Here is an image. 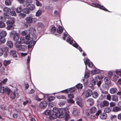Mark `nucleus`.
Here are the masks:
<instances>
[{
	"label": "nucleus",
	"instance_id": "c756f323",
	"mask_svg": "<svg viewBox=\"0 0 121 121\" xmlns=\"http://www.w3.org/2000/svg\"><path fill=\"white\" fill-rule=\"evenodd\" d=\"M26 7H27L28 9H29V10H33L35 8V6L33 4H30V5H28L27 6H25Z\"/></svg>",
	"mask_w": 121,
	"mask_h": 121
},
{
	"label": "nucleus",
	"instance_id": "bf43d9fd",
	"mask_svg": "<svg viewBox=\"0 0 121 121\" xmlns=\"http://www.w3.org/2000/svg\"><path fill=\"white\" fill-rule=\"evenodd\" d=\"M56 28L55 27H53L52 28L51 31V33L54 34V33H55L56 32Z\"/></svg>",
	"mask_w": 121,
	"mask_h": 121
},
{
	"label": "nucleus",
	"instance_id": "6e6d98bb",
	"mask_svg": "<svg viewBox=\"0 0 121 121\" xmlns=\"http://www.w3.org/2000/svg\"><path fill=\"white\" fill-rule=\"evenodd\" d=\"M51 111L50 110H47L44 111V113L45 115H49L51 114Z\"/></svg>",
	"mask_w": 121,
	"mask_h": 121
},
{
	"label": "nucleus",
	"instance_id": "f257e3e1",
	"mask_svg": "<svg viewBox=\"0 0 121 121\" xmlns=\"http://www.w3.org/2000/svg\"><path fill=\"white\" fill-rule=\"evenodd\" d=\"M67 38L66 41L70 44L79 49L80 52L82 51V50L79 45L73 40V38L68 34L67 32L64 33L63 39L65 40Z\"/></svg>",
	"mask_w": 121,
	"mask_h": 121
},
{
	"label": "nucleus",
	"instance_id": "e2e57ef3",
	"mask_svg": "<svg viewBox=\"0 0 121 121\" xmlns=\"http://www.w3.org/2000/svg\"><path fill=\"white\" fill-rule=\"evenodd\" d=\"M106 99L109 101H110L111 100V96L109 94H108L106 95Z\"/></svg>",
	"mask_w": 121,
	"mask_h": 121
},
{
	"label": "nucleus",
	"instance_id": "aec40b11",
	"mask_svg": "<svg viewBox=\"0 0 121 121\" xmlns=\"http://www.w3.org/2000/svg\"><path fill=\"white\" fill-rule=\"evenodd\" d=\"M97 109L95 107H93L90 109V112L91 113H94L96 112Z\"/></svg>",
	"mask_w": 121,
	"mask_h": 121
},
{
	"label": "nucleus",
	"instance_id": "f03ea898",
	"mask_svg": "<svg viewBox=\"0 0 121 121\" xmlns=\"http://www.w3.org/2000/svg\"><path fill=\"white\" fill-rule=\"evenodd\" d=\"M29 33L31 35V39L32 40L30 41V43L31 44H30L29 46V47L30 48L32 47L31 46H33L35 44L36 41V40L37 39L36 36L35 34L36 33L35 29L33 28H30L29 29Z\"/></svg>",
	"mask_w": 121,
	"mask_h": 121
},
{
	"label": "nucleus",
	"instance_id": "dca6fc26",
	"mask_svg": "<svg viewBox=\"0 0 121 121\" xmlns=\"http://www.w3.org/2000/svg\"><path fill=\"white\" fill-rule=\"evenodd\" d=\"M39 98L37 96H36L35 97V99L38 101H40L42 100L45 97L44 94L43 93L39 94Z\"/></svg>",
	"mask_w": 121,
	"mask_h": 121
},
{
	"label": "nucleus",
	"instance_id": "39448f33",
	"mask_svg": "<svg viewBox=\"0 0 121 121\" xmlns=\"http://www.w3.org/2000/svg\"><path fill=\"white\" fill-rule=\"evenodd\" d=\"M65 109L63 108L59 109L58 114V117L60 118L63 117L65 113Z\"/></svg>",
	"mask_w": 121,
	"mask_h": 121
},
{
	"label": "nucleus",
	"instance_id": "20e7f679",
	"mask_svg": "<svg viewBox=\"0 0 121 121\" xmlns=\"http://www.w3.org/2000/svg\"><path fill=\"white\" fill-rule=\"evenodd\" d=\"M90 79L89 86L92 89H93L94 88V86L96 84L97 80L95 79H94L92 77L90 78Z\"/></svg>",
	"mask_w": 121,
	"mask_h": 121
},
{
	"label": "nucleus",
	"instance_id": "c85d7f7f",
	"mask_svg": "<svg viewBox=\"0 0 121 121\" xmlns=\"http://www.w3.org/2000/svg\"><path fill=\"white\" fill-rule=\"evenodd\" d=\"M112 108L110 107H107L104 109V111L105 113H109L111 111Z\"/></svg>",
	"mask_w": 121,
	"mask_h": 121
},
{
	"label": "nucleus",
	"instance_id": "2f4dec72",
	"mask_svg": "<svg viewBox=\"0 0 121 121\" xmlns=\"http://www.w3.org/2000/svg\"><path fill=\"white\" fill-rule=\"evenodd\" d=\"M25 99H27L24 102H23V105L24 106L26 105L27 104L29 103V104H30L31 103V100L29 98H27L26 97H25Z\"/></svg>",
	"mask_w": 121,
	"mask_h": 121
},
{
	"label": "nucleus",
	"instance_id": "f704fd0d",
	"mask_svg": "<svg viewBox=\"0 0 121 121\" xmlns=\"http://www.w3.org/2000/svg\"><path fill=\"white\" fill-rule=\"evenodd\" d=\"M59 109L56 108H53L52 109V111L54 113V114L56 115V116H57L58 114L59 111Z\"/></svg>",
	"mask_w": 121,
	"mask_h": 121
},
{
	"label": "nucleus",
	"instance_id": "5fc2aeb1",
	"mask_svg": "<svg viewBox=\"0 0 121 121\" xmlns=\"http://www.w3.org/2000/svg\"><path fill=\"white\" fill-rule=\"evenodd\" d=\"M55 98L54 96L51 95L49 97L48 99L49 101H51L54 100Z\"/></svg>",
	"mask_w": 121,
	"mask_h": 121
},
{
	"label": "nucleus",
	"instance_id": "09e8293b",
	"mask_svg": "<svg viewBox=\"0 0 121 121\" xmlns=\"http://www.w3.org/2000/svg\"><path fill=\"white\" fill-rule=\"evenodd\" d=\"M42 11L40 10H38L36 13V16L37 17H39L41 15L42 13Z\"/></svg>",
	"mask_w": 121,
	"mask_h": 121
},
{
	"label": "nucleus",
	"instance_id": "79ce46f5",
	"mask_svg": "<svg viewBox=\"0 0 121 121\" xmlns=\"http://www.w3.org/2000/svg\"><path fill=\"white\" fill-rule=\"evenodd\" d=\"M76 87L78 90H81L83 86L82 84L80 83H79L76 86Z\"/></svg>",
	"mask_w": 121,
	"mask_h": 121
},
{
	"label": "nucleus",
	"instance_id": "473e14b6",
	"mask_svg": "<svg viewBox=\"0 0 121 121\" xmlns=\"http://www.w3.org/2000/svg\"><path fill=\"white\" fill-rule=\"evenodd\" d=\"M112 101L116 102L118 101V97L116 95L112 96Z\"/></svg>",
	"mask_w": 121,
	"mask_h": 121
},
{
	"label": "nucleus",
	"instance_id": "6e6552de",
	"mask_svg": "<svg viewBox=\"0 0 121 121\" xmlns=\"http://www.w3.org/2000/svg\"><path fill=\"white\" fill-rule=\"evenodd\" d=\"M92 94V91L91 90H85L82 94L86 97H88L91 96Z\"/></svg>",
	"mask_w": 121,
	"mask_h": 121
},
{
	"label": "nucleus",
	"instance_id": "2eb2a0df",
	"mask_svg": "<svg viewBox=\"0 0 121 121\" xmlns=\"http://www.w3.org/2000/svg\"><path fill=\"white\" fill-rule=\"evenodd\" d=\"M36 26L38 29L39 30H43L44 28V25L40 22L36 24Z\"/></svg>",
	"mask_w": 121,
	"mask_h": 121
},
{
	"label": "nucleus",
	"instance_id": "a19ab883",
	"mask_svg": "<svg viewBox=\"0 0 121 121\" xmlns=\"http://www.w3.org/2000/svg\"><path fill=\"white\" fill-rule=\"evenodd\" d=\"M92 95L93 97L95 98H97L98 96V94L97 92L95 91H94Z\"/></svg>",
	"mask_w": 121,
	"mask_h": 121
},
{
	"label": "nucleus",
	"instance_id": "864d4df0",
	"mask_svg": "<svg viewBox=\"0 0 121 121\" xmlns=\"http://www.w3.org/2000/svg\"><path fill=\"white\" fill-rule=\"evenodd\" d=\"M65 121H67L69 118L70 117L69 114L65 113Z\"/></svg>",
	"mask_w": 121,
	"mask_h": 121
},
{
	"label": "nucleus",
	"instance_id": "7c9ffc66",
	"mask_svg": "<svg viewBox=\"0 0 121 121\" xmlns=\"http://www.w3.org/2000/svg\"><path fill=\"white\" fill-rule=\"evenodd\" d=\"M17 93L16 91L15 90L13 91L11 95V98L13 99H14L16 97V93Z\"/></svg>",
	"mask_w": 121,
	"mask_h": 121
},
{
	"label": "nucleus",
	"instance_id": "3c124183",
	"mask_svg": "<svg viewBox=\"0 0 121 121\" xmlns=\"http://www.w3.org/2000/svg\"><path fill=\"white\" fill-rule=\"evenodd\" d=\"M110 119L112 120H116L117 118V116L115 115H111L110 116Z\"/></svg>",
	"mask_w": 121,
	"mask_h": 121
},
{
	"label": "nucleus",
	"instance_id": "f3484780",
	"mask_svg": "<svg viewBox=\"0 0 121 121\" xmlns=\"http://www.w3.org/2000/svg\"><path fill=\"white\" fill-rule=\"evenodd\" d=\"M20 42L21 43H24L26 44L30 43V42L27 41L26 40L25 38L24 37H21L20 39Z\"/></svg>",
	"mask_w": 121,
	"mask_h": 121
},
{
	"label": "nucleus",
	"instance_id": "a211bd4d",
	"mask_svg": "<svg viewBox=\"0 0 121 121\" xmlns=\"http://www.w3.org/2000/svg\"><path fill=\"white\" fill-rule=\"evenodd\" d=\"M32 2V0H25L22 5L24 6H27Z\"/></svg>",
	"mask_w": 121,
	"mask_h": 121
},
{
	"label": "nucleus",
	"instance_id": "bb28decb",
	"mask_svg": "<svg viewBox=\"0 0 121 121\" xmlns=\"http://www.w3.org/2000/svg\"><path fill=\"white\" fill-rule=\"evenodd\" d=\"M27 46L26 45L24 44L21 45L20 48H19L20 50L22 51H24L26 48Z\"/></svg>",
	"mask_w": 121,
	"mask_h": 121
},
{
	"label": "nucleus",
	"instance_id": "680f3d73",
	"mask_svg": "<svg viewBox=\"0 0 121 121\" xmlns=\"http://www.w3.org/2000/svg\"><path fill=\"white\" fill-rule=\"evenodd\" d=\"M10 14L12 16H15L16 15V14L15 12L14 11L10 12Z\"/></svg>",
	"mask_w": 121,
	"mask_h": 121
},
{
	"label": "nucleus",
	"instance_id": "58836bf2",
	"mask_svg": "<svg viewBox=\"0 0 121 121\" xmlns=\"http://www.w3.org/2000/svg\"><path fill=\"white\" fill-rule=\"evenodd\" d=\"M7 29L8 30H13L14 28V27L13 25H9L8 26L6 27Z\"/></svg>",
	"mask_w": 121,
	"mask_h": 121
},
{
	"label": "nucleus",
	"instance_id": "603ef678",
	"mask_svg": "<svg viewBox=\"0 0 121 121\" xmlns=\"http://www.w3.org/2000/svg\"><path fill=\"white\" fill-rule=\"evenodd\" d=\"M11 61L10 60H5L4 61V64L5 66H6L10 64Z\"/></svg>",
	"mask_w": 121,
	"mask_h": 121
},
{
	"label": "nucleus",
	"instance_id": "338daca9",
	"mask_svg": "<svg viewBox=\"0 0 121 121\" xmlns=\"http://www.w3.org/2000/svg\"><path fill=\"white\" fill-rule=\"evenodd\" d=\"M90 73L88 72H87L85 73L84 75V78H87L89 76Z\"/></svg>",
	"mask_w": 121,
	"mask_h": 121
},
{
	"label": "nucleus",
	"instance_id": "cd10ccee",
	"mask_svg": "<svg viewBox=\"0 0 121 121\" xmlns=\"http://www.w3.org/2000/svg\"><path fill=\"white\" fill-rule=\"evenodd\" d=\"M110 92L111 93L114 94L117 93V90L115 88H112L110 89Z\"/></svg>",
	"mask_w": 121,
	"mask_h": 121
},
{
	"label": "nucleus",
	"instance_id": "a878e982",
	"mask_svg": "<svg viewBox=\"0 0 121 121\" xmlns=\"http://www.w3.org/2000/svg\"><path fill=\"white\" fill-rule=\"evenodd\" d=\"M109 89V85L105 84L102 85L101 89L108 91Z\"/></svg>",
	"mask_w": 121,
	"mask_h": 121
},
{
	"label": "nucleus",
	"instance_id": "72a5a7b5",
	"mask_svg": "<svg viewBox=\"0 0 121 121\" xmlns=\"http://www.w3.org/2000/svg\"><path fill=\"white\" fill-rule=\"evenodd\" d=\"M100 72V70L98 69H95L91 72V74H96Z\"/></svg>",
	"mask_w": 121,
	"mask_h": 121
},
{
	"label": "nucleus",
	"instance_id": "774afa93",
	"mask_svg": "<svg viewBox=\"0 0 121 121\" xmlns=\"http://www.w3.org/2000/svg\"><path fill=\"white\" fill-rule=\"evenodd\" d=\"M36 3V4L37 6H39L41 5V3L38 0H35Z\"/></svg>",
	"mask_w": 121,
	"mask_h": 121
},
{
	"label": "nucleus",
	"instance_id": "ea45409f",
	"mask_svg": "<svg viewBox=\"0 0 121 121\" xmlns=\"http://www.w3.org/2000/svg\"><path fill=\"white\" fill-rule=\"evenodd\" d=\"M22 11L24 13L27 14L29 13L30 12L28 8L24 9L22 10Z\"/></svg>",
	"mask_w": 121,
	"mask_h": 121
},
{
	"label": "nucleus",
	"instance_id": "052dcab7",
	"mask_svg": "<svg viewBox=\"0 0 121 121\" xmlns=\"http://www.w3.org/2000/svg\"><path fill=\"white\" fill-rule=\"evenodd\" d=\"M4 37H1L0 38V41L2 43H4L5 42V40Z\"/></svg>",
	"mask_w": 121,
	"mask_h": 121
},
{
	"label": "nucleus",
	"instance_id": "5701e85b",
	"mask_svg": "<svg viewBox=\"0 0 121 121\" xmlns=\"http://www.w3.org/2000/svg\"><path fill=\"white\" fill-rule=\"evenodd\" d=\"M104 81L105 84L109 85L111 83V81L110 79L107 77H105L104 79Z\"/></svg>",
	"mask_w": 121,
	"mask_h": 121
},
{
	"label": "nucleus",
	"instance_id": "4d7b16f0",
	"mask_svg": "<svg viewBox=\"0 0 121 121\" xmlns=\"http://www.w3.org/2000/svg\"><path fill=\"white\" fill-rule=\"evenodd\" d=\"M27 41H30V34H28L25 37Z\"/></svg>",
	"mask_w": 121,
	"mask_h": 121
},
{
	"label": "nucleus",
	"instance_id": "c9c22d12",
	"mask_svg": "<svg viewBox=\"0 0 121 121\" xmlns=\"http://www.w3.org/2000/svg\"><path fill=\"white\" fill-rule=\"evenodd\" d=\"M7 35L6 31L4 30L2 31L0 33V36L1 37H5Z\"/></svg>",
	"mask_w": 121,
	"mask_h": 121
},
{
	"label": "nucleus",
	"instance_id": "7ed1b4c3",
	"mask_svg": "<svg viewBox=\"0 0 121 121\" xmlns=\"http://www.w3.org/2000/svg\"><path fill=\"white\" fill-rule=\"evenodd\" d=\"M25 20L26 22L24 23V26L26 28H27L29 24L32 23L33 21L35 22L37 21V20L35 17L29 16L26 17Z\"/></svg>",
	"mask_w": 121,
	"mask_h": 121
},
{
	"label": "nucleus",
	"instance_id": "0eeeda50",
	"mask_svg": "<svg viewBox=\"0 0 121 121\" xmlns=\"http://www.w3.org/2000/svg\"><path fill=\"white\" fill-rule=\"evenodd\" d=\"M10 90L7 87H1L0 89V91L1 93H7L8 95L9 92L10 91Z\"/></svg>",
	"mask_w": 121,
	"mask_h": 121
},
{
	"label": "nucleus",
	"instance_id": "49530a36",
	"mask_svg": "<svg viewBox=\"0 0 121 121\" xmlns=\"http://www.w3.org/2000/svg\"><path fill=\"white\" fill-rule=\"evenodd\" d=\"M116 73L121 77V69H117L115 70Z\"/></svg>",
	"mask_w": 121,
	"mask_h": 121
},
{
	"label": "nucleus",
	"instance_id": "9d476101",
	"mask_svg": "<svg viewBox=\"0 0 121 121\" xmlns=\"http://www.w3.org/2000/svg\"><path fill=\"white\" fill-rule=\"evenodd\" d=\"M93 6L97 8H100V9L106 11H108V10L105 7L103 6H101L100 4L97 3H93L92 4Z\"/></svg>",
	"mask_w": 121,
	"mask_h": 121
},
{
	"label": "nucleus",
	"instance_id": "69168bd1",
	"mask_svg": "<svg viewBox=\"0 0 121 121\" xmlns=\"http://www.w3.org/2000/svg\"><path fill=\"white\" fill-rule=\"evenodd\" d=\"M100 90L101 92L103 94H108V91L105 90H103V89H100Z\"/></svg>",
	"mask_w": 121,
	"mask_h": 121
},
{
	"label": "nucleus",
	"instance_id": "de8ad7c7",
	"mask_svg": "<svg viewBox=\"0 0 121 121\" xmlns=\"http://www.w3.org/2000/svg\"><path fill=\"white\" fill-rule=\"evenodd\" d=\"M3 10L4 12L7 13L10 11L11 10L9 8L6 7L4 8Z\"/></svg>",
	"mask_w": 121,
	"mask_h": 121
},
{
	"label": "nucleus",
	"instance_id": "13d9d810",
	"mask_svg": "<svg viewBox=\"0 0 121 121\" xmlns=\"http://www.w3.org/2000/svg\"><path fill=\"white\" fill-rule=\"evenodd\" d=\"M5 3L6 5H10L11 3L10 0H6L5 1Z\"/></svg>",
	"mask_w": 121,
	"mask_h": 121
},
{
	"label": "nucleus",
	"instance_id": "a18cd8bd",
	"mask_svg": "<svg viewBox=\"0 0 121 121\" xmlns=\"http://www.w3.org/2000/svg\"><path fill=\"white\" fill-rule=\"evenodd\" d=\"M76 90V89L75 87H72L69 89V91L70 93H72L75 91Z\"/></svg>",
	"mask_w": 121,
	"mask_h": 121
},
{
	"label": "nucleus",
	"instance_id": "423d86ee",
	"mask_svg": "<svg viewBox=\"0 0 121 121\" xmlns=\"http://www.w3.org/2000/svg\"><path fill=\"white\" fill-rule=\"evenodd\" d=\"M11 35H14L13 39L15 41H17L19 39V34L16 32V31L13 30L11 31L10 33Z\"/></svg>",
	"mask_w": 121,
	"mask_h": 121
},
{
	"label": "nucleus",
	"instance_id": "4468645a",
	"mask_svg": "<svg viewBox=\"0 0 121 121\" xmlns=\"http://www.w3.org/2000/svg\"><path fill=\"white\" fill-rule=\"evenodd\" d=\"M73 109L72 114L74 115L77 116L79 114V112L77 110V108L75 106H73L72 107Z\"/></svg>",
	"mask_w": 121,
	"mask_h": 121
},
{
	"label": "nucleus",
	"instance_id": "393cba45",
	"mask_svg": "<svg viewBox=\"0 0 121 121\" xmlns=\"http://www.w3.org/2000/svg\"><path fill=\"white\" fill-rule=\"evenodd\" d=\"M87 102L90 106L93 105L94 103L93 100L92 98L88 99L87 100Z\"/></svg>",
	"mask_w": 121,
	"mask_h": 121
},
{
	"label": "nucleus",
	"instance_id": "ddd939ff",
	"mask_svg": "<svg viewBox=\"0 0 121 121\" xmlns=\"http://www.w3.org/2000/svg\"><path fill=\"white\" fill-rule=\"evenodd\" d=\"M109 104V102L108 101L104 100L101 103L100 106L101 108H103L105 106H108Z\"/></svg>",
	"mask_w": 121,
	"mask_h": 121
},
{
	"label": "nucleus",
	"instance_id": "37998d69",
	"mask_svg": "<svg viewBox=\"0 0 121 121\" xmlns=\"http://www.w3.org/2000/svg\"><path fill=\"white\" fill-rule=\"evenodd\" d=\"M22 10V9L21 7V6H19L16 9V12L18 13H20Z\"/></svg>",
	"mask_w": 121,
	"mask_h": 121
},
{
	"label": "nucleus",
	"instance_id": "412c9836",
	"mask_svg": "<svg viewBox=\"0 0 121 121\" xmlns=\"http://www.w3.org/2000/svg\"><path fill=\"white\" fill-rule=\"evenodd\" d=\"M6 23L8 26L13 25L14 23V18H11L9 20H7Z\"/></svg>",
	"mask_w": 121,
	"mask_h": 121
},
{
	"label": "nucleus",
	"instance_id": "4c0bfd02",
	"mask_svg": "<svg viewBox=\"0 0 121 121\" xmlns=\"http://www.w3.org/2000/svg\"><path fill=\"white\" fill-rule=\"evenodd\" d=\"M7 44L8 46L10 48H12L13 46L12 42L10 41H8L7 42Z\"/></svg>",
	"mask_w": 121,
	"mask_h": 121
},
{
	"label": "nucleus",
	"instance_id": "e433bc0d",
	"mask_svg": "<svg viewBox=\"0 0 121 121\" xmlns=\"http://www.w3.org/2000/svg\"><path fill=\"white\" fill-rule=\"evenodd\" d=\"M63 31V28L61 26H59L57 28V32L59 34L61 33Z\"/></svg>",
	"mask_w": 121,
	"mask_h": 121
},
{
	"label": "nucleus",
	"instance_id": "1a4fd4ad",
	"mask_svg": "<svg viewBox=\"0 0 121 121\" xmlns=\"http://www.w3.org/2000/svg\"><path fill=\"white\" fill-rule=\"evenodd\" d=\"M84 60L85 64L86 65V69H87V64L88 65V66L90 67L91 68L93 67V63L88 58L86 59L85 61L84 59Z\"/></svg>",
	"mask_w": 121,
	"mask_h": 121
},
{
	"label": "nucleus",
	"instance_id": "b1692460",
	"mask_svg": "<svg viewBox=\"0 0 121 121\" xmlns=\"http://www.w3.org/2000/svg\"><path fill=\"white\" fill-rule=\"evenodd\" d=\"M121 110L120 108L119 107L115 106L112 109V111L115 112H117Z\"/></svg>",
	"mask_w": 121,
	"mask_h": 121
},
{
	"label": "nucleus",
	"instance_id": "6ab92c4d",
	"mask_svg": "<svg viewBox=\"0 0 121 121\" xmlns=\"http://www.w3.org/2000/svg\"><path fill=\"white\" fill-rule=\"evenodd\" d=\"M10 54L13 56L14 58H17L18 54L14 50H11L9 52Z\"/></svg>",
	"mask_w": 121,
	"mask_h": 121
},
{
	"label": "nucleus",
	"instance_id": "0e129e2a",
	"mask_svg": "<svg viewBox=\"0 0 121 121\" xmlns=\"http://www.w3.org/2000/svg\"><path fill=\"white\" fill-rule=\"evenodd\" d=\"M5 26V25L4 23L2 22H0V28L4 27Z\"/></svg>",
	"mask_w": 121,
	"mask_h": 121
},
{
	"label": "nucleus",
	"instance_id": "4be33fe9",
	"mask_svg": "<svg viewBox=\"0 0 121 121\" xmlns=\"http://www.w3.org/2000/svg\"><path fill=\"white\" fill-rule=\"evenodd\" d=\"M100 118L103 119H106L107 117V115L105 113H101L100 115Z\"/></svg>",
	"mask_w": 121,
	"mask_h": 121
},
{
	"label": "nucleus",
	"instance_id": "f8f14e48",
	"mask_svg": "<svg viewBox=\"0 0 121 121\" xmlns=\"http://www.w3.org/2000/svg\"><path fill=\"white\" fill-rule=\"evenodd\" d=\"M47 104V103L46 101H43L40 103L39 106L41 108L44 109L46 107Z\"/></svg>",
	"mask_w": 121,
	"mask_h": 121
},
{
	"label": "nucleus",
	"instance_id": "9b49d317",
	"mask_svg": "<svg viewBox=\"0 0 121 121\" xmlns=\"http://www.w3.org/2000/svg\"><path fill=\"white\" fill-rule=\"evenodd\" d=\"M77 101L76 103L81 107L83 106V103L82 99L80 97H77L76 99Z\"/></svg>",
	"mask_w": 121,
	"mask_h": 121
},
{
	"label": "nucleus",
	"instance_id": "c03bdc74",
	"mask_svg": "<svg viewBox=\"0 0 121 121\" xmlns=\"http://www.w3.org/2000/svg\"><path fill=\"white\" fill-rule=\"evenodd\" d=\"M15 43V45L16 48H19L21 46V43L19 41H16Z\"/></svg>",
	"mask_w": 121,
	"mask_h": 121
},
{
	"label": "nucleus",
	"instance_id": "8fccbe9b",
	"mask_svg": "<svg viewBox=\"0 0 121 121\" xmlns=\"http://www.w3.org/2000/svg\"><path fill=\"white\" fill-rule=\"evenodd\" d=\"M57 117H58L55 114L53 113L51 115L50 117V118L51 119H54L56 118Z\"/></svg>",
	"mask_w": 121,
	"mask_h": 121
}]
</instances>
